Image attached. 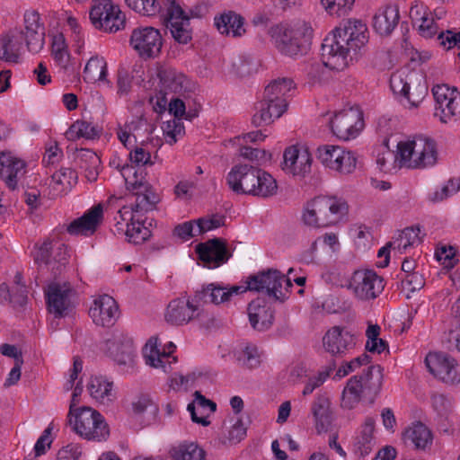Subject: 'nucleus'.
<instances>
[{
  "instance_id": "nucleus-1",
  "label": "nucleus",
  "mask_w": 460,
  "mask_h": 460,
  "mask_svg": "<svg viewBox=\"0 0 460 460\" xmlns=\"http://www.w3.org/2000/svg\"><path fill=\"white\" fill-rule=\"evenodd\" d=\"M368 31L359 20H347L340 23L322 43L323 62H313L305 70L313 84L320 82L325 67L341 71L357 62L366 52Z\"/></svg>"
},
{
  "instance_id": "nucleus-2",
  "label": "nucleus",
  "mask_w": 460,
  "mask_h": 460,
  "mask_svg": "<svg viewBox=\"0 0 460 460\" xmlns=\"http://www.w3.org/2000/svg\"><path fill=\"white\" fill-rule=\"evenodd\" d=\"M226 182L234 193L268 198L277 193L276 180L265 171L249 164H236L226 176Z\"/></svg>"
},
{
  "instance_id": "nucleus-3",
  "label": "nucleus",
  "mask_w": 460,
  "mask_h": 460,
  "mask_svg": "<svg viewBox=\"0 0 460 460\" xmlns=\"http://www.w3.org/2000/svg\"><path fill=\"white\" fill-rule=\"evenodd\" d=\"M383 385V368L380 365L370 366L360 376H351L341 394V407L351 410L361 399L373 403Z\"/></svg>"
},
{
  "instance_id": "nucleus-4",
  "label": "nucleus",
  "mask_w": 460,
  "mask_h": 460,
  "mask_svg": "<svg viewBox=\"0 0 460 460\" xmlns=\"http://www.w3.org/2000/svg\"><path fill=\"white\" fill-rule=\"evenodd\" d=\"M349 211L347 202L337 197L318 196L307 202L302 216L311 227H328L338 224Z\"/></svg>"
},
{
  "instance_id": "nucleus-5",
  "label": "nucleus",
  "mask_w": 460,
  "mask_h": 460,
  "mask_svg": "<svg viewBox=\"0 0 460 460\" xmlns=\"http://www.w3.org/2000/svg\"><path fill=\"white\" fill-rule=\"evenodd\" d=\"M275 48L288 57L302 56L311 45L313 30L305 22L278 24L269 31Z\"/></svg>"
},
{
  "instance_id": "nucleus-6",
  "label": "nucleus",
  "mask_w": 460,
  "mask_h": 460,
  "mask_svg": "<svg viewBox=\"0 0 460 460\" xmlns=\"http://www.w3.org/2000/svg\"><path fill=\"white\" fill-rule=\"evenodd\" d=\"M396 158L401 165L409 168H425L433 166L438 160L437 145L431 137L419 135L413 139L401 141L397 145Z\"/></svg>"
},
{
  "instance_id": "nucleus-7",
  "label": "nucleus",
  "mask_w": 460,
  "mask_h": 460,
  "mask_svg": "<svg viewBox=\"0 0 460 460\" xmlns=\"http://www.w3.org/2000/svg\"><path fill=\"white\" fill-rule=\"evenodd\" d=\"M73 430L86 440L105 441L110 436V428L104 417L96 410L83 406L72 417Z\"/></svg>"
},
{
  "instance_id": "nucleus-8",
  "label": "nucleus",
  "mask_w": 460,
  "mask_h": 460,
  "mask_svg": "<svg viewBox=\"0 0 460 460\" xmlns=\"http://www.w3.org/2000/svg\"><path fill=\"white\" fill-rule=\"evenodd\" d=\"M137 170L132 165L126 164L121 168L127 189L135 191L136 201L131 207L132 212L151 211L158 202V197L146 181L137 179Z\"/></svg>"
},
{
  "instance_id": "nucleus-9",
  "label": "nucleus",
  "mask_w": 460,
  "mask_h": 460,
  "mask_svg": "<svg viewBox=\"0 0 460 460\" xmlns=\"http://www.w3.org/2000/svg\"><path fill=\"white\" fill-rule=\"evenodd\" d=\"M285 281L288 287H292L289 279H287L279 270L269 269L264 271L251 275L246 280L250 291L265 293L275 301L283 302L285 295L281 291L282 282Z\"/></svg>"
},
{
  "instance_id": "nucleus-10",
  "label": "nucleus",
  "mask_w": 460,
  "mask_h": 460,
  "mask_svg": "<svg viewBox=\"0 0 460 460\" xmlns=\"http://www.w3.org/2000/svg\"><path fill=\"white\" fill-rule=\"evenodd\" d=\"M34 261L40 269L50 270L53 278L56 279L67 264V247L64 243L47 240L35 252Z\"/></svg>"
},
{
  "instance_id": "nucleus-11",
  "label": "nucleus",
  "mask_w": 460,
  "mask_h": 460,
  "mask_svg": "<svg viewBox=\"0 0 460 460\" xmlns=\"http://www.w3.org/2000/svg\"><path fill=\"white\" fill-rule=\"evenodd\" d=\"M165 25L170 30L175 41L187 44L192 40V27L190 17L175 0H165Z\"/></svg>"
},
{
  "instance_id": "nucleus-12",
  "label": "nucleus",
  "mask_w": 460,
  "mask_h": 460,
  "mask_svg": "<svg viewBox=\"0 0 460 460\" xmlns=\"http://www.w3.org/2000/svg\"><path fill=\"white\" fill-rule=\"evenodd\" d=\"M432 93L436 102L435 116L441 122L460 119V92L456 88L438 84L432 88Z\"/></svg>"
},
{
  "instance_id": "nucleus-13",
  "label": "nucleus",
  "mask_w": 460,
  "mask_h": 460,
  "mask_svg": "<svg viewBox=\"0 0 460 460\" xmlns=\"http://www.w3.org/2000/svg\"><path fill=\"white\" fill-rule=\"evenodd\" d=\"M425 364L429 371L443 383H460V364L452 356L444 352L429 353Z\"/></svg>"
},
{
  "instance_id": "nucleus-14",
  "label": "nucleus",
  "mask_w": 460,
  "mask_h": 460,
  "mask_svg": "<svg viewBox=\"0 0 460 460\" xmlns=\"http://www.w3.org/2000/svg\"><path fill=\"white\" fill-rule=\"evenodd\" d=\"M129 45L144 59L157 57L163 46L160 31L154 27H139L133 30Z\"/></svg>"
},
{
  "instance_id": "nucleus-15",
  "label": "nucleus",
  "mask_w": 460,
  "mask_h": 460,
  "mask_svg": "<svg viewBox=\"0 0 460 460\" xmlns=\"http://www.w3.org/2000/svg\"><path fill=\"white\" fill-rule=\"evenodd\" d=\"M90 20L95 28L108 32H116L124 28L125 15L111 4L110 0H102L90 11Z\"/></svg>"
},
{
  "instance_id": "nucleus-16",
  "label": "nucleus",
  "mask_w": 460,
  "mask_h": 460,
  "mask_svg": "<svg viewBox=\"0 0 460 460\" xmlns=\"http://www.w3.org/2000/svg\"><path fill=\"white\" fill-rule=\"evenodd\" d=\"M384 279L374 270H357L349 281L355 296L360 300H371L377 297L384 290Z\"/></svg>"
},
{
  "instance_id": "nucleus-17",
  "label": "nucleus",
  "mask_w": 460,
  "mask_h": 460,
  "mask_svg": "<svg viewBox=\"0 0 460 460\" xmlns=\"http://www.w3.org/2000/svg\"><path fill=\"white\" fill-rule=\"evenodd\" d=\"M73 293L74 290L69 284L50 283L45 291L49 312L56 318L70 314L74 309L71 300Z\"/></svg>"
},
{
  "instance_id": "nucleus-18",
  "label": "nucleus",
  "mask_w": 460,
  "mask_h": 460,
  "mask_svg": "<svg viewBox=\"0 0 460 460\" xmlns=\"http://www.w3.org/2000/svg\"><path fill=\"white\" fill-rule=\"evenodd\" d=\"M333 134L343 140L354 138L363 127L362 113L356 109L341 111L330 121Z\"/></svg>"
},
{
  "instance_id": "nucleus-19",
  "label": "nucleus",
  "mask_w": 460,
  "mask_h": 460,
  "mask_svg": "<svg viewBox=\"0 0 460 460\" xmlns=\"http://www.w3.org/2000/svg\"><path fill=\"white\" fill-rule=\"evenodd\" d=\"M199 259L205 267L215 269L226 263L231 257L226 242L221 238H213L200 243L195 247Z\"/></svg>"
},
{
  "instance_id": "nucleus-20",
  "label": "nucleus",
  "mask_w": 460,
  "mask_h": 460,
  "mask_svg": "<svg viewBox=\"0 0 460 460\" xmlns=\"http://www.w3.org/2000/svg\"><path fill=\"white\" fill-rule=\"evenodd\" d=\"M89 315L96 325L110 327L119 318V306L112 296L102 295L93 301Z\"/></svg>"
},
{
  "instance_id": "nucleus-21",
  "label": "nucleus",
  "mask_w": 460,
  "mask_h": 460,
  "mask_svg": "<svg viewBox=\"0 0 460 460\" xmlns=\"http://www.w3.org/2000/svg\"><path fill=\"white\" fill-rule=\"evenodd\" d=\"M110 355L119 365H131L134 358L133 341L119 330H114L111 337L106 341Z\"/></svg>"
},
{
  "instance_id": "nucleus-22",
  "label": "nucleus",
  "mask_w": 460,
  "mask_h": 460,
  "mask_svg": "<svg viewBox=\"0 0 460 460\" xmlns=\"http://www.w3.org/2000/svg\"><path fill=\"white\" fill-rule=\"evenodd\" d=\"M25 173L26 164L24 161L9 154L3 153L0 155V177L10 190L18 189L19 184L23 187L22 178Z\"/></svg>"
},
{
  "instance_id": "nucleus-23",
  "label": "nucleus",
  "mask_w": 460,
  "mask_h": 460,
  "mask_svg": "<svg viewBox=\"0 0 460 460\" xmlns=\"http://www.w3.org/2000/svg\"><path fill=\"white\" fill-rule=\"evenodd\" d=\"M324 349L332 356L342 357L347 351L353 349L355 337L349 332L340 326L330 329L323 338Z\"/></svg>"
},
{
  "instance_id": "nucleus-24",
  "label": "nucleus",
  "mask_w": 460,
  "mask_h": 460,
  "mask_svg": "<svg viewBox=\"0 0 460 460\" xmlns=\"http://www.w3.org/2000/svg\"><path fill=\"white\" fill-rule=\"evenodd\" d=\"M200 314L198 305L191 300L177 298L172 300L165 313V319L174 325H182L199 317Z\"/></svg>"
},
{
  "instance_id": "nucleus-25",
  "label": "nucleus",
  "mask_w": 460,
  "mask_h": 460,
  "mask_svg": "<svg viewBox=\"0 0 460 460\" xmlns=\"http://www.w3.org/2000/svg\"><path fill=\"white\" fill-rule=\"evenodd\" d=\"M103 218L102 204L91 208L82 217L73 220L66 226V231L72 235L93 234L101 225Z\"/></svg>"
},
{
  "instance_id": "nucleus-26",
  "label": "nucleus",
  "mask_w": 460,
  "mask_h": 460,
  "mask_svg": "<svg viewBox=\"0 0 460 460\" xmlns=\"http://www.w3.org/2000/svg\"><path fill=\"white\" fill-rule=\"evenodd\" d=\"M77 182V172L71 168H62L46 180L48 197L56 199L66 195Z\"/></svg>"
},
{
  "instance_id": "nucleus-27",
  "label": "nucleus",
  "mask_w": 460,
  "mask_h": 460,
  "mask_svg": "<svg viewBox=\"0 0 460 460\" xmlns=\"http://www.w3.org/2000/svg\"><path fill=\"white\" fill-rule=\"evenodd\" d=\"M249 321L258 332L268 331L274 322V309L263 298H256L248 305Z\"/></svg>"
},
{
  "instance_id": "nucleus-28",
  "label": "nucleus",
  "mask_w": 460,
  "mask_h": 460,
  "mask_svg": "<svg viewBox=\"0 0 460 460\" xmlns=\"http://www.w3.org/2000/svg\"><path fill=\"white\" fill-rule=\"evenodd\" d=\"M294 88L290 78H278L269 84L264 90L263 98L275 104L279 115H282L288 108L286 95Z\"/></svg>"
},
{
  "instance_id": "nucleus-29",
  "label": "nucleus",
  "mask_w": 460,
  "mask_h": 460,
  "mask_svg": "<svg viewBox=\"0 0 460 460\" xmlns=\"http://www.w3.org/2000/svg\"><path fill=\"white\" fill-rule=\"evenodd\" d=\"M24 22L25 31H21L20 34L24 36L29 51L38 53L42 49L45 40V30L39 23V14L26 13Z\"/></svg>"
},
{
  "instance_id": "nucleus-30",
  "label": "nucleus",
  "mask_w": 460,
  "mask_h": 460,
  "mask_svg": "<svg viewBox=\"0 0 460 460\" xmlns=\"http://www.w3.org/2000/svg\"><path fill=\"white\" fill-rule=\"evenodd\" d=\"M375 419L373 417H367L364 423L360 426L358 435L353 440V452L355 455L364 457L371 453L375 445L376 439L374 437L375 431Z\"/></svg>"
},
{
  "instance_id": "nucleus-31",
  "label": "nucleus",
  "mask_w": 460,
  "mask_h": 460,
  "mask_svg": "<svg viewBox=\"0 0 460 460\" xmlns=\"http://www.w3.org/2000/svg\"><path fill=\"white\" fill-rule=\"evenodd\" d=\"M400 19L397 5L381 7L373 17V27L382 36H388L397 26Z\"/></svg>"
},
{
  "instance_id": "nucleus-32",
  "label": "nucleus",
  "mask_w": 460,
  "mask_h": 460,
  "mask_svg": "<svg viewBox=\"0 0 460 460\" xmlns=\"http://www.w3.org/2000/svg\"><path fill=\"white\" fill-rule=\"evenodd\" d=\"M285 170H289L294 175H305L310 172L311 157L305 151L299 154V150L295 146L288 147L283 155Z\"/></svg>"
},
{
  "instance_id": "nucleus-33",
  "label": "nucleus",
  "mask_w": 460,
  "mask_h": 460,
  "mask_svg": "<svg viewBox=\"0 0 460 460\" xmlns=\"http://www.w3.org/2000/svg\"><path fill=\"white\" fill-rule=\"evenodd\" d=\"M113 383L104 376H92L88 383L87 389L90 395L102 404H110L116 399L113 392Z\"/></svg>"
},
{
  "instance_id": "nucleus-34",
  "label": "nucleus",
  "mask_w": 460,
  "mask_h": 460,
  "mask_svg": "<svg viewBox=\"0 0 460 460\" xmlns=\"http://www.w3.org/2000/svg\"><path fill=\"white\" fill-rule=\"evenodd\" d=\"M244 19L236 13L229 11L215 18V25L222 34L232 33L233 37H240L244 32Z\"/></svg>"
},
{
  "instance_id": "nucleus-35",
  "label": "nucleus",
  "mask_w": 460,
  "mask_h": 460,
  "mask_svg": "<svg viewBox=\"0 0 460 460\" xmlns=\"http://www.w3.org/2000/svg\"><path fill=\"white\" fill-rule=\"evenodd\" d=\"M312 414L319 432L327 431L332 421L330 411V401L323 395H319L312 404Z\"/></svg>"
},
{
  "instance_id": "nucleus-36",
  "label": "nucleus",
  "mask_w": 460,
  "mask_h": 460,
  "mask_svg": "<svg viewBox=\"0 0 460 460\" xmlns=\"http://www.w3.org/2000/svg\"><path fill=\"white\" fill-rule=\"evenodd\" d=\"M275 104L267 102L266 99H262L258 102L254 109L256 112L253 114L252 123L254 127H263L270 125L274 121V119H279L281 115L278 114Z\"/></svg>"
},
{
  "instance_id": "nucleus-37",
  "label": "nucleus",
  "mask_w": 460,
  "mask_h": 460,
  "mask_svg": "<svg viewBox=\"0 0 460 460\" xmlns=\"http://www.w3.org/2000/svg\"><path fill=\"white\" fill-rule=\"evenodd\" d=\"M223 293L224 287L210 283L202 287L201 289L197 290L192 297V301L198 305V308H199L200 304L219 305L226 302L222 296Z\"/></svg>"
},
{
  "instance_id": "nucleus-38",
  "label": "nucleus",
  "mask_w": 460,
  "mask_h": 460,
  "mask_svg": "<svg viewBox=\"0 0 460 460\" xmlns=\"http://www.w3.org/2000/svg\"><path fill=\"white\" fill-rule=\"evenodd\" d=\"M404 439L411 441L416 449H425L432 443L430 430L421 422L414 424L404 432Z\"/></svg>"
},
{
  "instance_id": "nucleus-39",
  "label": "nucleus",
  "mask_w": 460,
  "mask_h": 460,
  "mask_svg": "<svg viewBox=\"0 0 460 460\" xmlns=\"http://www.w3.org/2000/svg\"><path fill=\"white\" fill-rule=\"evenodd\" d=\"M158 76L162 87L172 93H180L183 89L185 76L171 67L158 70Z\"/></svg>"
},
{
  "instance_id": "nucleus-40",
  "label": "nucleus",
  "mask_w": 460,
  "mask_h": 460,
  "mask_svg": "<svg viewBox=\"0 0 460 460\" xmlns=\"http://www.w3.org/2000/svg\"><path fill=\"white\" fill-rule=\"evenodd\" d=\"M22 43L13 34H5L0 38V60L18 63Z\"/></svg>"
},
{
  "instance_id": "nucleus-41",
  "label": "nucleus",
  "mask_w": 460,
  "mask_h": 460,
  "mask_svg": "<svg viewBox=\"0 0 460 460\" xmlns=\"http://www.w3.org/2000/svg\"><path fill=\"white\" fill-rule=\"evenodd\" d=\"M146 221L135 219L132 216L130 224H128L126 236L129 243L134 244H142L151 236V231L148 226H145Z\"/></svg>"
},
{
  "instance_id": "nucleus-42",
  "label": "nucleus",
  "mask_w": 460,
  "mask_h": 460,
  "mask_svg": "<svg viewBox=\"0 0 460 460\" xmlns=\"http://www.w3.org/2000/svg\"><path fill=\"white\" fill-rule=\"evenodd\" d=\"M173 460H204L206 453L195 443H182L171 450Z\"/></svg>"
},
{
  "instance_id": "nucleus-43",
  "label": "nucleus",
  "mask_w": 460,
  "mask_h": 460,
  "mask_svg": "<svg viewBox=\"0 0 460 460\" xmlns=\"http://www.w3.org/2000/svg\"><path fill=\"white\" fill-rule=\"evenodd\" d=\"M84 80L103 81L107 75V64L103 58L92 57L84 69Z\"/></svg>"
},
{
  "instance_id": "nucleus-44",
  "label": "nucleus",
  "mask_w": 460,
  "mask_h": 460,
  "mask_svg": "<svg viewBox=\"0 0 460 460\" xmlns=\"http://www.w3.org/2000/svg\"><path fill=\"white\" fill-rule=\"evenodd\" d=\"M52 56L56 63L63 69L66 70L69 65L70 55L67 51L65 37L58 33L52 40Z\"/></svg>"
},
{
  "instance_id": "nucleus-45",
  "label": "nucleus",
  "mask_w": 460,
  "mask_h": 460,
  "mask_svg": "<svg viewBox=\"0 0 460 460\" xmlns=\"http://www.w3.org/2000/svg\"><path fill=\"white\" fill-rule=\"evenodd\" d=\"M341 149L339 146L325 145L317 148L316 155L324 166L335 170Z\"/></svg>"
},
{
  "instance_id": "nucleus-46",
  "label": "nucleus",
  "mask_w": 460,
  "mask_h": 460,
  "mask_svg": "<svg viewBox=\"0 0 460 460\" xmlns=\"http://www.w3.org/2000/svg\"><path fill=\"white\" fill-rule=\"evenodd\" d=\"M69 138L84 137L86 139H94L99 137L98 129L95 126L85 120H77L74 122L67 132Z\"/></svg>"
},
{
  "instance_id": "nucleus-47",
  "label": "nucleus",
  "mask_w": 460,
  "mask_h": 460,
  "mask_svg": "<svg viewBox=\"0 0 460 460\" xmlns=\"http://www.w3.org/2000/svg\"><path fill=\"white\" fill-rule=\"evenodd\" d=\"M175 345L172 342H169L167 345L168 351H160L155 346L151 348L150 355L146 357V363L154 367H161L164 372H167V362L171 353L175 349Z\"/></svg>"
},
{
  "instance_id": "nucleus-48",
  "label": "nucleus",
  "mask_w": 460,
  "mask_h": 460,
  "mask_svg": "<svg viewBox=\"0 0 460 460\" xmlns=\"http://www.w3.org/2000/svg\"><path fill=\"white\" fill-rule=\"evenodd\" d=\"M321 3L329 14L340 17L352 9L355 0H321Z\"/></svg>"
},
{
  "instance_id": "nucleus-49",
  "label": "nucleus",
  "mask_w": 460,
  "mask_h": 460,
  "mask_svg": "<svg viewBox=\"0 0 460 460\" xmlns=\"http://www.w3.org/2000/svg\"><path fill=\"white\" fill-rule=\"evenodd\" d=\"M125 3L135 12L147 16L155 15L161 9L156 0H125Z\"/></svg>"
},
{
  "instance_id": "nucleus-50",
  "label": "nucleus",
  "mask_w": 460,
  "mask_h": 460,
  "mask_svg": "<svg viewBox=\"0 0 460 460\" xmlns=\"http://www.w3.org/2000/svg\"><path fill=\"white\" fill-rule=\"evenodd\" d=\"M237 360L240 366L249 369L255 368L261 364L260 355L255 346H246L239 353Z\"/></svg>"
},
{
  "instance_id": "nucleus-51",
  "label": "nucleus",
  "mask_w": 460,
  "mask_h": 460,
  "mask_svg": "<svg viewBox=\"0 0 460 460\" xmlns=\"http://www.w3.org/2000/svg\"><path fill=\"white\" fill-rule=\"evenodd\" d=\"M370 356L364 353L349 362H342V365L338 368L335 376H338L339 378L343 377L349 375L350 372L355 371L357 368L367 365L370 363Z\"/></svg>"
},
{
  "instance_id": "nucleus-52",
  "label": "nucleus",
  "mask_w": 460,
  "mask_h": 460,
  "mask_svg": "<svg viewBox=\"0 0 460 460\" xmlns=\"http://www.w3.org/2000/svg\"><path fill=\"white\" fill-rule=\"evenodd\" d=\"M341 157L337 162V166L334 171H337L343 174L351 173L357 165V158L355 155L350 152L345 150L343 147L341 149Z\"/></svg>"
},
{
  "instance_id": "nucleus-53",
  "label": "nucleus",
  "mask_w": 460,
  "mask_h": 460,
  "mask_svg": "<svg viewBox=\"0 0 460 460\" xmlns=\"http://www.w3.org/2000/svg\"><path fill=\"white\" fill-rule=\"evenodd\" d=\"M456 250L453 246L441 245L436 249L435 256L441 261L445 268L452 269L457 263L456 259Z\"/></svg>"
},
{
  "instance_id": "nucleus-54",
  "label": "nucleus",
  "mask_w": 460,
  "mask_h": 460,
  "mask_svg": "<svg viewBox=\"0 0 460 460\" xmlns=\"http://www.w3.org/2000/svg\"><path fill=\"white\" fill-rule=\"evenodd\" d=\"M240 155L250 161H256L259 164L269 161L271 157L270 154L264 149L253 148L243 146L239 149Z\"/></svg>"
},
{
  "instance_id": "nucleus-55",
  "label": "nucleus",
  "mask_w": 460,
  "mask_h": 460,
  "mask_svg": "<svg viewBox=\"0 0 460 460\" xmlns=\"http://www.w3.org/2000/svg\"><path fill=\"white\" fill-rule=\"evenodd\" d=\"M188 95H191L190 93L184 92L181 94V97L172 98L169 101L168 111L173 115L175 119H182L187 109V98Z\"/></svg>"
},
{
  "instance_id": "nucleus-56",
  "label": "nucleus",
  "mask_w": 460,
  "mask_h": 460,
  "mask_svg": "<svg viewBox=\"0 0 460 460\" xmlns=\"http://www.w3.org/2000/svg\"><path fill=\"white\" fill-rule=\"evenodd\" d=\"M226 217L214 215L211 218L200 217L197 221L196 231L198 234H203L212 229L218 228L225 225Z\"/></svg>"
},
{
  "instance_id": "nucleus-57",
  "label": "nucleus",
  "mask_w": 460,
  "mask_h": 460,
  "mask_svg": "<svg viewBox=\"0 0 460 460\" xmlns=\"http://www.w3.org/2000/svg\"><path fill=\"white\" fill-rule=\"evenodd\" d=\"M335 367L336 363L332 362L327 367L326 370L320 372L317 376L310 378L303 390V394L308 395L312 394L315 388L323 384L326 378L330 376V373L333 371Z\"/></svg>"
},
{
  "instance_id": "nucleus-58",
  "label": "nucleus",
  "mask_w": 460,
  "mask_h": 460,
  "mask_svg": "<svg viewBox=\"0 0 460 460\" xmlns=\"http://www.w3.org/2000/svg\"><path fill=\"white\" fill-rule=\"evenodd\" d=\"M420 227L419 226L406 227L400 234L401 242L405 241L402 244L400 243L402 249H407L409 246L414 245L416 243L421 241L420 237Z\"/></svg>"
},
{
  "instance_id": "nucleus-59",
  "label": "nucleus",
  "mask_w": 460,
  "mask_h": 460,
  "mask_svg": "<svg viewBox=\"0 0 460 460\" xmlns=\"http://www.w3.org/2000/svg\"><path fill=\"white\" fill-rule=\"evenodd\" d=\"M195 224L197 225L196 220L179 224L174 227L173 234L183 241H187L191 237L199 234L198 232L196 231V228H194Z\"/></svg>"
},
{
  "instance_id": "nucleus-60",
  "label": "nucleus",
  "mask_w": 460,
  "mask_h": 460,
  "mask_svg": "<svg viewBox=\"0 0 460 460\" xmlns=\"http://www.w3.org/2000/svg\"><path fill=\"white\" fill-rule=\"evenodd\" d=\"M428 93V87L425 83L419 84L417 86H411L410 93L407 94L406 99L411 106L418 107Z\"/></svg>"
},
{
  "instance_id": "nucleus-61",
  "label": "nucleus",
  "mask_w": 460,
  "mask_h": 460,
  "mask_svg": "<svg viewBox=\"0 0 460 460\" xmlns=\"http://www.w3.org/2000/svg\"><path fill=\"white\" fill-rule=\"evenodd\" d=\"M132 408L134 412L137 414L143 413L147 409H150L154 412L157 411L156 405L147 394H141L138 396L137 401L132 402Z\"/></svg>"
},
{
  "instance_id": "nucleus-62",
  "label": "nucleus",
  "mask_w": 460,
  "mask_h": 460,
  "mask_svg": "<svg viewBox=\"0 0 460 460\" xmlns=\"http://www.w3.org/2000/svg\"><path fill=\"white\" fill-rule=\"evenodd\" d=\"M75 159L84 165L95 166L99 165L101 160L99 156L92 150L86 148H81L77 150Z\"/></svg>"
},
{
  "instance_id": "nucleus-63",
  "label": "nucleus",
  "mask_w": 460,
  "mask_h": 460,
  "mask_svg": "<svg viewBox=\"0 0 460 460\" xmlns=\"http://www.w3.org/2000/svg\"><path fill=\"white\" fill-rule=\"evenodd\" d=\"M129 160L136 165H146L152 164L151 155L146 151L143 147L137 146L134 150L129 153Z\"/></svg>"
},
{
  "instance_id": "nucleus-64",
  "label": "nucleus",
  "mask_w": 460,
  "mask_h": 460,
  "mask_svg": "<svg viewBox=\"0 0 460 460\" xmlns=\"http://www.w3.org/2000/svg\"><path fill=\"white\" fill-rule=\"evenodd\" d=\"M420 23L419 26L420 34L424 38H431L433 37L437 31L438 27L434 22L433 19H429L425 16V13H423L422 16L420 18Z\"/></svg>"
}]
</instances>
